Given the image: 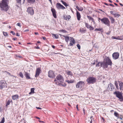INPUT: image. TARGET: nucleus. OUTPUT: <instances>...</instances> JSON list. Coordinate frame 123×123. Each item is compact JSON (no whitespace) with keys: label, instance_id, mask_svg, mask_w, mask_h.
<instances>
[{"label":"nucleus","instance_id":"obj_33","mask_svg":"<svg viewBox=\"0 0 123 123\" xmlns=\"http://www.w3.org/2000/svg\"><path fill=\"white\" fill-rule=\"evenodd\" d=\"M67 74L69 75H73V74L70 71H68V72H67Z\"/></svg>","mask_w":123,"mask_h":123},{"label":"nucleus","instance_id":"obj_46","mask_svg":"<svg viewBox=\"0 0 123 123\" xmlns=\"http://www.w3.org/2000/svg\"><path fill=\"white\" fill-rule=\"evenodd\" d=\"M100 62H99L96 65V67H99V63H100Z\"/></svg>","mask_w":123,"mask_h":123},{"label":"nucleus","instance_id":"obj_4","mask_svg":"<svg viewBox=\"0 0 123 123\" xmlns=\"http://www.w3.org/2000/svg\"><path fill=\"white\" fill-rule=\"evenodd\" d=\"M101 23L105 24L107 26H110V22L108 19L106 17H104L102 18V20Z\"/></svg>","mask_w":123,"mask_h":123},{"label":"nucleus","instance_id":"obj_40","mask_svg":"<svg viewBox=\"0 0 123 123\" xmlns=\"http://www.w3.org/2000/svg\"><path fill=\"white\" fill-rule=\"evenodd\" d=\"M5 122V119L3 117L1 121L0 122V123H4Z\"/></svg>","mask_w":123,"mask_h":123},{"label":"nucleus","instance_id":"obj_26","mask_svg":"<svg viewBox=\"0 0 123 123\" xmlns=\"http://www.w3.org/2000/svg\"><path fill=\"white\" fill-rule=\"evenodd\" d=\"M61 1L62 2V4L64 5L66 7H67L68 6V5L65 2L62 0H61Z\"/></svg>","mask_w":123,"mask_h":123},{"label":"nucleus","instance_id":"obj_34","mask_svg":"<svg viewBox=\"0 0 123 123\" xmlns=\"http://www.w3.org/2000/svg\"><path fill=\"white\" fill-rule=\"evenodd\" d=\"M87 17L89 20H91L92 21H93L94 20V19L93 18L90 16H87Z\"/></svg>","mask_w":123,"mask_h":123},{"label":"nucleus","instance_id":"obj_11","mask_svg":"<svg viewBox=\"0 0 123 123\" xmlns=\"http://www.w3.org/2000/svg\"><path fill=\"white\" fill-rule=\"evenodd\" d=\"M119 54L118 52L114 53L112 55L113 58L114 59L116 60L119 58Z\"/></svg>","mask_w":123,"mask_h":123},{"label":"nucleus","instance_id":"obj_36","mask_svg":"<svg viewBox=\"0 0 123 123\" xmlns=\"http://www.w3.org/2000/svg\"><path fill=\"white\" fill-rule=\"evenodd\" d=\"M19 75L22 78H23V75L22 72H20L19 73Z\"/></svg>","mask_w":123,"mask_h":123},{"label":"nucleus","instance_id":"obj_61","mask_svg":"<svg viewBox=\"0 0 123 123\" xmlns=\"http://www.w3.org/2000/svg\"><path fill=\"white\" fill-rule=\"evenodd\" d=\"M78 105H76V108L77 109V110L78 111H79V110L78 109Z\"/></svg>","mask_w":123,"mask_h":123},{"label":"nucleus","instance_id":"obj_59","mask_svg":"<svg viewBox=\"0 0 123 123\" xmlns=\"http://www.w3.org/2000/svg\"><path fill=\"white\" fill-rule=\"evenodd\" d=\"M123 39L120 38V37H118V40H123Z\"/></svg>","mask_w":123,"mask_h":123},{"label":"nucleus","instance_id":"obj_10","mask_svg":"<svg viewBox=\"0 0 123 123\" xmlns=\"http://www.w3.org/2000/svg\"><path fill=\"white\" fill-rule=\"evenodd\" d=\"M56 7L58 9H65V7L64 6L59 3H57L56 4Z\"/></svg>","mask_w":123,"mask_h":123},{"label":"nucleus","instance_id":"obj_60","mask_svg":"<svg viewBox=\"0 0 123 123\" xmlns=\"http://www.w3.org/2000/svg\"><path fill=\"white\" fill-rule=\"evenodd\" d=\"M6 73H7V74H8L9 75H10V76H11V74H10V73H9V72H6Z\"/></svg>","mask_w":123,"mask_h":123},{"label":"nucleus","instance_id":"obj_57","mask_svg":"<svg viewBox=\"0 0 123 123\" xmlns=\"http://www.w3.org/2000/svg\"><path fill=\"white\" fill-rule=\"evenodd\" d=\"M29 31V30L28 29H27V30H26L24 31V32H26L28 31Z\"/></svg>","mask_w":123,"mask_h":123},{"label":"nucleus","instance_id":"obj_63","mask_svg":"<svg viewBox=\"0 0 123 123\" xmlns=\"http://www.w3.org/2000/svg\"><path fill=\"white\" fill-rule=\"evenodd\" d=\"M17 39V38L16 37H15V38H13V39L14 40H16V39Z\"/></svg>","mask_w":123,"mask_h":123},{"label":"nucleus","instance_id":"obj_58","mask_svg":"<svg viewBox=\"0 0 123 123\" xmlns=\"http://www.w3.org/2000/svg\"><path fill=\"white\" fill-rule=\"evenodd\" d=\"M43 38L44 40H45L46 39L45 37H43Z\"/></svg>","mask_w":123,"mask_h":123},{"label":"nucleus","instance_id":"obj_14","mask_svg":"<svg viewBox=\"0 0 123 123\" xmlns=\"http://www.w3.org/2000/svg\"><path fill=\"white\" fill-rule=\"evenodd\" d=\"M41 71L40 68H37L35 76L36 77H37L39 76Z\"/></svg>","mask_w":123,"mask_h":123},{"label":"nucleus","instance_id":"obj_32","mask_svg":"<svg viewBox=\"0 0 123 123\" xmlns=\"http://www.w3.org/2000/svg\"><path fill=\"white\" fill-rule=\"evenodd\" d=\"M52 35L55 38L57 39L58 37V36L56 34H52Z\"/></svg>","mask_w":123,"mask_h":123},{"label":"nucleus","instance_id":"obj_39","mask_svg":"<svg viewBox=\"0 0 123 123\" xmlns=\"http://www.w3.org/2000/svg\"><path fill=\"white\" fill-rule=\"evenodd\" d=\"M103 30L102 28H97L95 30V31H101Z\"/></svg>","mask_w":123,"mask_h":123},{"label":"nucleus","instance_id":"obj_9","mask_svg":"<svg viewBox=\"0 0 123 123\" xmlns=\"http://www.w3.org/2000/svg\"><path fill=\"white\" fill-rule=\"evenodd\" d=\"M48 76L50 78H53L55 77V75L53 72L51 70H50L48 72Z\"/></svg>","mask_w":123,"mask_h":123},{"label":"nucleus","instance_id":"obj_29","mask_svg":"<svg viewBox=\"0 0 123 123\" xmlns=\"http://www.w3.org/2000/svg\"><path fill=\"white\" fill-rule=\"evenodd\" d=\"M71 16L70 15H68L67 16H66L65 20H68L70 18Z\"/></svg>","mask_w":123,"mask_h":123},{"label":"nucleus","instance_id":"obj_20","mask_svg":"<svg viewBox=\"0 0 123 123\" xmlns=\"http://www.w3.org/2000/svg\"><path fill=\"white\" fill-rule=\"evenodd\" d=\"M77 17V19L80 20V13L78 11H76Z\"/></svg>","mask_w":123,"mask_h":123},{"label":"nucleus","instance_id":"obj_23","mask_svg":"<svg viewBox=\"0 0 123 123\" xmlns=\"http://www.w3.org/2000/svg\"><path fill=\"white\" fill-rule=\"evenodd\" d=\"M109 18L111 20V23L112 24L114 23L115 21L114 19L111 16H109Z\"/></svg>","mask_w":123,"mask_h":123},{"label":"nucleus","instance_id":"obj_8","mask_svg":"<svg viewBox=\"0 0 123 123\" xmlns=\"http://www.w3.org/2000/svg\"><path fill=\"white\" fill-rule=\"evenodd\" d=\"M101 67H102L106 69L108 67V65L104 61L100 63Z\"/></svg>","mask_w":123,"mask_h":123},{"label":"nucleus","instance_id":"obj_35","mask_svg":"<svg viewBox=\"0 0 123 123\" xmlns=\"http://www.w3.org/2000/svg\"><path fill=\"white\" fill-rule=\"evenodd\" d=\"M85 25L86 27L88 28H89L91 27V26L88 25L87 23H85Z\"/></svg>","mask_w":123,"mask_h":123},{"label":"nucleus","instance_id":"obj_45","mask_svg":"<svg viewBox=\"0 0 123 123\" xmlns=\"http://www.w3.org/2000/svg\"><path fill=\"white\" fill-rule=\"evenodd\" d=\"M73 82H74L72 80H70V81L68 80V83H72Z\"/></svg>","mask_w":123,"mask_h":123},{"label":"nucleus","instance_id":"obj_55","mask_svg":"<svg viewBox=\"0 0 123 123\" xmlns=\"http://www.w3.org/2000/svg\"><path fill=\"white\" fill-rule=\"evenodd\" d=\"M16 35L17 36H18V37H19L20 36V35H19L18 33H16Z\"/></svg>","mask_w":123,"mask_h":123},{"label":"nucleus","instance_id":"obj_48","mask_svg":"<svg viewBox=\"0 0 123 123\" xmlns=\"http://www.w3.org/2000/svg\"><path fill=\"white\" fill-rule=\"evenodd\" d=\"M89 28L90 29V30H93L94 29L93 27L91 26V27H90V28Z\"/></svg>","mask_w":123,"mask_h":123},{"label":"nucleus","instance_id":"obj_17","mask_svg":"<svg viewBox=\"0 0 123 123\" xmlns=\"http://www.w3.org/2000/svg\"><path fill=\"white\" fill-rule=\"evenodd\" d=\"M110 85V87L111 88V90H110L111 91H112L113 90V89H114V85H113L112 84H111V83H110L109 84H108V88H107V89H108V88H109V90L110 89V87H109V86Z\"/></svg>","mask_w":123,"mask_h":123},{"label":"nucleus","instance_id":"obj_19","mask_svg":"<svg viewBox=\"0 0 123 123\" xmlns=\"http://www.w3.org/2000/svg\"><path fill=\"white\" fill-rule=\"evenodd\" d=\"M118 82L120 90H123V82L121 81H118Z\"/></svg>","mask_w":123,"mask_h":123},{"label":"nucleus","instance_id":"obj_25","mask_svg":"<svg viewBox=\"0 0 123 123\" xmlns=\"http://www.w3.org/2000/svg\"><path fill=\"white\" fill-rule=\"evenodd\" d=\"M76 8L78 9V10L80 11H82L83 10V8L82 7H80V8L78 6H76Z\"/></svg>","mask_w":123,"mask_h":123},{"label":"nucleus","instance_id":"obj_13","mask_svg":"<svg viewBox=\"0 0 123 123\" xmlns=\"http://www.w3.org/2000/svg\"><path fill=\"white\" fill-rule=\"evenodd\" d=\"M6 84V83L3 81H0V89H2L5 87Z\"/></svg>","mask_w":123,"mask_h":123},{"label":"nucleus","instance_id":"obj_49","mask_svg":"<svg viewBox=\"0 0 123 123\" xmlns=\"http://www.w3.org/2000/svg\"><path fill=\"white\" fill-rule=\"evenodd\" d=\"M102 19H101V18H98V21H99V22H100L99 20H100L101 21V22H102Z\"/></svg>","mask_w":123,"mask_h":123},{"label":"nucleus","instance_id":"obj_2","mask_svg":"<svg viewBox=\"0 0 123 123\" xmlns=\"http://www.w3.org/2000/svg\"><path fill=\"white\" fill-rule=\"evenodd\" d=\"M96 78L93 77H89L86 80L87 83L89 85L90 84H93L96 81Z\"/></svg>","mask_w":123,"mask_h":123},{"label":"nucleus","instance_id":"obj_54","mask_svg":"<svg viewBox=\"0 0 123 123\" xmlns=\"http://www.w3.org/2000/svg\"><path fill=\"white\" fill-rule=\"evenodd\" d=\"M51 5H52V0H49Z\"/></svg>","mask_w":123,"mask_h":123},{"label":"nucleus","instance_id":"obj_53","mask_svg":"<svg viewBox=\"0 0 123 123\" xmlns=\"http://www.w3.org/2000/svg\"><path fill=\"white\" fill-rule=\"evenodd\" d=\"M66 15H64L63 16V17L64 18V19H65V18H66Z\"/></svg>","mask_w":123,"mask_h":123},{"label":"nucleus","instance_id":"obj_50","mask_svg":"<svg viewBox=\"0 0 123 123\" xmlns=\"http://www.w3.org/2000/svg\"><path fill=\"white\" fill-rule=\"evenodd\" d=\"M17 26H19V27H21V25H20V23H17Z\"/></svg>","mask_w":123,"mask_h":123},{"label":"nucleus","instance_id":"obj_38","mask_svg":"<svg viewBox=\"0 0 123 123\" xmlns=\"http://www.w3.org/2000/svg\"><path fill=\"white\" fill-rule=\"evenodd\" d=\"M114 115L116 117H118V116L119 115L118 113L116 112H115L114 114Z\"/></svg>","mask_w":123,"mask_h":123},{"label":"nucleus","instance_id":"obj_41","mask_svg":"<svg viewBox=\"0 0 123 123\" xmlns=\"http://www.w3.org/2000/svg\"><path fill=\"white\" fill-rule=\"evenodd\" d=\"M60 31L64 33H66L67 32L66 31L63 30H61Z\"/></svg>","mask_w":123,"mask_h":123},{"label":"nucleus","instance_id":"obj_3","mask_svg":"<svg viewBox=\"0 0 123 123\" xmlns=\"http://www.w3.org/2000/svg\"><path fill=\"white\" fill-rule=\"evenodd\" d=\"M114 94L116 95V97L118 98L121 101H123V97L121 92L119 91H115Z\"/></svg>","mask_w":123,"mask_h":123},{"label":"nucleus","instance_id":"obj_43","mask_svg":"<svg viewBox=\"0 0 123 123\" xmlns=\"http://www.w3.org/2000/svg\"><path fill=\"white\" fill-rule=\"evenodd\" d=\"M76 46L78 49H80V44H78Z\"/></svg>","mask_w":123,"mask_h":123},{"label":"nucleus","instance_id":"obj_7","mask_svg":"<svg viewBox=\"0 0 123 123\" xmlns=\"http://www.w3.org/2000/svg\"><path fill=\"white\" fill-rule=\"evenodd\" d=\"M84 85V82L82 81H80L78 82L76 85V87L77 88H82L83 86Z\"/></svg>","mask_w":123,"mask_h":123},{"label":"nucleus","instance_id":"obj_52","mask_svg":"<svg viewBox=\"0 0 123 123\" xmlns=\"http://www.w3.org/2000/svg\"><path fill=\"white\" fill-rule=\"evenodd\" d=\"M35 48L36 49H40V48L38 46H37V47H35Z\"/></svg>","mask_w":123,"mask_h":123},{"label":"nucleus","instance_id":"obj_30","mask_svg":"<svg viewBox=\"0 0 123 123\" xmlns=\"http://www.w3.org/2000/svg\"><path fill=\"white\" fill-rule=\"evenodd\" d=\"M113 15H114V16L115 17H117V18L119 17H120V14H119L116 13H113Z\"/></svg>","mask_w":123,"mask_h":123},{"label":"nucleus","instance_id":"obj_6","mask_svg":"<svg viewBox=\"0 0 123 123\" xmlns=\"http://www.w3.org/2000/svg\"><path fill=\"white\" fill-rule=\"evenodd\" d=\"M56 78L57 80H59L60 82L62 83L64 82V78L60 74L57 75L56 76Z\"/></svg>","mask_w":123,"mask_h":123},{"label":"nucleus","instance_id":"obj_42","mask_svg":"<svg viewBox=\"0 0 123 123\" xmlns=\"http://www.w3.org/2000/svg\"><path fill=\"white\" fill-rule=\"evenodd\" d=\"M10 102H10V100L8 101L7 102V103H6V105L7 106V105H9V104H10Z\"/></svg>","mask_w":123,"mask_h":123},{"label":"nucleus","instance_id":"obj_51","mask_svg":"<svg viewBox=\"0 0 123 123\" xmlns=\"http://www.w3.org/2000/svg\"><path fill=\"white\" fill-rule=\"evenodd\" d=\"M109 5L110 6H112L113 7H114V6L113 4H109Z\"/></svg>","mask_w":123,"mask_h":123},{"label":"nucleus","instance_id":"obj_56","mask_svg":"<svg viewBox=\"0 0 123 123\" xmlns=\"http://www.w3.org/2000/svg\"><path fill=\"white\" fill-rule=\"evenodd\" d=\"M36 108H37V109H42V108H41L39 107H36Z\"/></svg>","mask_w":123,"mask_h":123},{"label":"nucleus","instance_id":"obj_15","mask_svg":"<svg viewBox=\"0 0 123 123\" xmlns=\"http://www.w3.org/2000/svg\"><path fill=\"white\" fill-rule=\"evenodd\" d=\"M71 40L70 41L69 45L70 46H72L75 43V40L72 37H70Z\"/></svg>","mask_w":123,"mask_h":123},{"label":"nucleus","instance_id":"obj_1","mask_svg":"<svg viewBox=\"0 0 123 123\" xmlns=\"http://www.w3.org/2000/svg\"><path fill=\"white\" fill-rule=\"evenodd\" d=\"M9 0H2L0 2L1 10L2 11L6 12L9 9L8 3Z\"/></svg>","mask_w":123,"mask_h":123},{"label":"nucleus","instance_id":"obj_22","mask_svg":"<svg viewBox=\"0 0 123 123\" xmlns=\"http://www.w3.org/2000/svg\"><path fill=\"white\" fill-rule=\"evenodd\" d=\"M63 37H64L65 38V39L66 41L68 43V41L69 39V38H70V37H69L68 36H63Z\"/></svg>","mask_w":123,"mask_h":123},{"label":"nucleus","instance_id":"obj_18","mask_svg":"<svg viewBox=\"0 0 123 123\" xmlns=\"http://www.w3.org/2000/svg\"><path fill=\"white\" fill-rule=\"evenodd\" d=\"M19 96L18 95L16 94L12 96V98L14 100H17Z\"/></svg>","mask_w":123,"mask_h":123},{"label":"nucleus","instance_id":"obj_47","mask_svg":"<svg viewBox=\"0 0 123 123\" xmlns=\"http://www.w3.org/2000/svg\"><path fill=\"white\" fill-rule=\"evenodd\" d=\"M10 33H12V34L13 35H15V33L14 31H11L10 32Z\"/></svg>","mask_w":123,"mask_h":123},{"label":"nucleus","instance_id":"obj_21","mask_svg":"<svg viewBox=\"0 0 123 123\" xmlns=\"http://www.w3.org/2000/svg\"><path fill=\"white\" fill-rule=\"evenodd\" d=\"M25 75L26 77V79H30L31 78L30 76V74L29 73H28L27 72H25Z\"/></svg>","mask_w":123,"mask_h":123},{"label":"nucleus","instance_id":"obj_12","mask_svg":"<svg viewBox=\"0 0 123 123\" xmlns=\"http://www.w3.org/2000/svg\"><path fill=\"white\" fill-rule=\"evenodd\" d=\"M27 12L31 15H33L34 13V11L31 7L28 8L27 10Z\"/></svg>","mask_w":123,"mask_h":123},{"label":"nucleus","instance_id":"obj_44","mask_svg":"<svg viewBox=\"0 0 123 123\" xmlns=\"http://www.w3.org/2000/svg\"><path fill=\"white\" fill-rule=\"evenodd\" d=\"M85 30H84L83 28L82 29H80V31L81 32H85Z\"/></svg>","mask_w":123,"mask_h":123},{"label":"nucleus","instance_id":"obj_5","mask_svg":"<svg viewBox=\"0 0 123 123\" xmlns=\"http://www.w3.org/2000/svg\"><path fill=\"white\" fill-rule=\"evenodd\" d=\"M104 61L108 65L111 66L112 65V62L109 57H106Z\"/></svg>","mask_w":123,"mask_h":123},{"label":"nucleus","instance_id":"obj_27","mask_svg":"<svg viewBox=\"0 0 123 123\" xmlns=\"http://www.w3.org/2000/svg\"><path fill=\"white\" fill-rule=\"evenodd\" d=\"M34 88H32L31 89V92H29V94H31L32 93H34Z\"/></svg>","mask_w":123,"mask_h":123},{"label":"nucleus","instance_id":"obj_62","mask_svg":"<svg viewBox=\"0 0 123 123\" xmlns=\"http://www.w3.org/2000/svg\"><path fill=\"white\" fill-rule=\"evenodd\" d=\"M112 38L113 39H116V37H112Z\"/></svg>","mask_w":123,"mask_h":123},{"label":"nucleus","instance_id":"obj_16","mask_svg":"<svg viewBox=\"0 0 123 123\" xmlns=\"http://www.w3.org/2000/svg\"><path fill=\"white\" fill-rule=\"evenodd\" d=\"M51 11L52 12L53 15L55 18H57V16L56 13V11L55 9L53 8H52L51 9Z\"/></svg>","mask_w":123,"mask_h":123},{"label":"nucleus","instance_id":"obj_64","mask_svg":"<svg viewBox=\"0 0 123 123\" xmlns=\"http://www.w3.org/2000/svg\"><path fill=\"white\" fill-rule=\"evenodd\" d=\"M35 34V35H38V33L37 32H35L34 33Z\"/></svg>","mask_w":123,"mask_h":123},{"label":"nucleus","instance_id":"obj_31","mask_svg":"<svg viewBox=\"0 0 123 123\" xmlns=\"http://www.w3.org/2000/svg\"><path fill=\"white\" fill-rule=\"evenodd\" d=\"M115 84L117 89L118 90V83L116 81H115Z\"/></svg>","mask_w":123,"mask_h":123},{"label":"nucleus","instance_id":"obj_28","mask_svg":"<svg viewBox=\"0 0 123 123\" xmlns=\"http://www.w3.org/2000/svg\"><path fill=\"white\" fill-rule=\"evenodd\" d=\"M27 1L28 3H33L35 2V0H27Z\"/></svg>","mask_w":123,"mask_h":123},{"label":"nucleus","instance_id":"obj_24","mask_svg":"<svg viewBox=\"0 0 123 123\" xmlns=\"http://www.w3.org/2000/svg\"><path fill=\"white\" fill-rule=\"evenodd\" d=\"M17 2V4L16 6L18 7V4H21V0H16Z\"/></svg>","mask_w":123,"mask_h":123},{"label":"nucleus","instance_id":"obj_37","mask_svg":"<svg viewBox=\"0 0 123 123\" xmlns=\"http://www.w3.org/2000/svg\"><path fill=\"white\" fill-rule=\"evenodd\" d=\"M3 33L4 36H6L8 35V33L7 32H3Z\"/></svg>","mask_w":123,"mask_h":123}]
</instances>
